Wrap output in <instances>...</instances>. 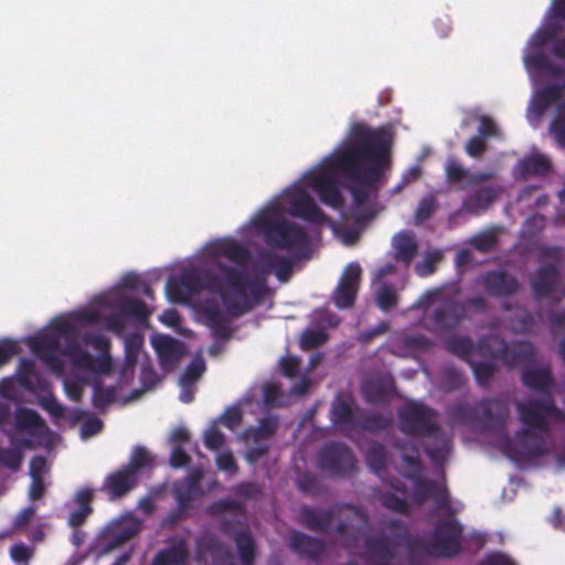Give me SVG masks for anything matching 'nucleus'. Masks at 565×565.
<instances>
[{"mask_svg": "<svg viewBox=\"0 0 565 565\" xmlns=\"http://www.w3.org/2000/svg\"><path fill=\"white\" fill-rule=\"evenodd\" d=\"M392 137L387 129H372L354 122L348 138L328 157V162L352 184L356 206L364 205L377 192L383 174L391 167Z\"/></svg>", "mask_w": 565, "mask_h": 565, "instance_id": "1", "label": "nucleus"}, {"mask_svg": "<svg viewBox=\"0 0 565 565\" xmlns=\"http://www.w3.org/2000/svg\"><path fill=\"white\" fill-rule=\"evenodd\" d=\"M177 278L190 298L201 290L220 297L225 310L217 301L206 299L201 305V312L215 338H230L232 320L247 311L246 270L220 265V274H215L214 269L200 273L195 267H188Z\"/></svg>", "mask_w": 565, "mask_h": 565, "instance_id": "2", "label": "nucleus"}, {"mask_svg": "<svg viewBox=\"0 0 565 565\" xmlns=\"http://www.w3.org/2000/svg\"><path fill=\"white\" fill-rule=\"evenodd\" d=\"M263 235L267 246L285 250L294 263L307 258L310 238L303 226L287 220L279 203L271 204L250 222Z\"/></svg>", "mask_w": 565, "mask_h": 565, "instance_id": "3", "label": "nucleus"}, {"mask_svg": "<svg viewBox=\"0 0 565 565\" xmlns=\"http://www.w3.org/2000/svg\"><path fill=\"white\" fill-rule=\"evenodd\" d=\"M436 412L423 403L413 402L398 412L401 430L408 436L428 439L425 451L435 463L443 462L450 451V438L436 422Z\"/></svg>", "mask_w": 565, "mask_h": 565, "instance_id": "4", "label": "nucleus"}, {"mask_svg": "<svg viewBox=\"0 0 565 565\" xmlns=\"http://www.w3.org/2000/svg\"><path fill=\"white\" fill-rule=\"evenodd\" d=\"M516 409L520 422L523 424V430L518 435L519 443L523 444L524 449L521 455L527 458H537L545 454V441L539 438L531 444H524L521 438L533 435L534 431L547 434L550 430L547 419L554 418L564 420L565 414L556 406L552 394L529 398L518 402Z\"/></svg>", "mask_w": 565, "mask_h": 565, "instance_id": "5", "label": "nucleus"}, {"mask_svg": "<svg viewBox=\"0 0 565 565\" xmlns=\"http://www.w3.org/2000/svg\"><path fill=\"white\" fill-rule=\"evenodd\" d=\"M236 492L241 497L239 500L224 498L214 501L206 508V513L221 516V531L234 537L241 563L247 565V482H241L236 487Z\"/></svg>", "mask_w": 565, "mask_h": 565, "instance_id": "6", "label": "nucleus"}, {"mask_svg": "<svg viewBox=\"0 0 565 565\" xmlns=\"http://www.w3.org/2000/svg\"><path fill=\"white\" fill-rule=\"evenodd\" d=\"M353 519L365 522L367 516L361 508L350 503H335L328 509L310 505H302L299 509L300 524L310 531L319 533L327 532L333 521L337 520L334 533L338 536H343L351 527Z\"/></svg>", "mask_w": 565, "mask_h": 565, "instance_id": "7", "label": "nucleus"}, {"mask_svg": "<svg viewBox=\"0 0 565 565\" xmlns=\"http://www.w3.org/2000/svg\"><path fill=\"white\" fill-rule=\"evenodd\" d=\"M387 527L393 532L392 537L384 533L365 537L364 547L370 565H393L399 546L408 540L409 531L403 522L391 520Z\"/></svg>", "mask_w": 565, "mask_h": 565, "instance_id": "8", "label": "nucleus"}, {"mask_svg": "<svg viewBox=\"0 0 565 565\" xmlns=\"http://www.w3.org/2000/svg\"><path fill=\"white\" fill-rule=\"evenodd\" d=\"M463 526L455 516L439 519L425 546L430 555L454 558L462 551Z\"/></svg>", "mask_w": 565, "mask_h": 565, "instance_id": "9", "label": "nucleus"}, {"mask_svg": "<svg viewBox=\"0 0 565 565\" xmlns=\"http://www.w3.org/2000/svg\"><path fill=\"white\" fill-rule=\"evenodd\" d=\"M53 328L52 332L41 333L31 338L29 345L32 352L49 367L56 373H62L63 362L56 355L60 349V338L71 335L74 332V326L67 320H60L54 323Z\"/></svg>", "mask_w": 565, "mask_h": 565, "instance_id": "10", "label": "nucleus"}, {"mask_svg": "<svg viewBox=\"0 0 565 565\" xmlns=\"http://www.w3.org/2000/svg\"><path fill=\"white\" fill-rule=\"evenodd\" d=\"M481 348L508 367L531 363L535 358V348L529 341L507 343L500 337H490Z\"/></svg>", "mask_w": 565, "mask_h": 565, "instance_id": "11", "label": "nucleus"}, {"mask_svg": "<svg viewBox=\"0 0 565 565\" xmlns=\"http://www.w3.org/2000/svg\"><path fill=\"white\" fill-rule=\"evenodd\" d=\"M452 413L461 417L479 416L484 427L491 430L504 428L509 417V406L502 398H486L478 402L475 407L467 404H458Z\"/></svg>", "mask_w": 565, "mask_h": 565, "instance_id": "12", "label": "nucleus"}, {"mask_svg": "<svg viewBox=\"0 0 565 565\" xmlns=\"http://www.w3.org/2000/svg\"><path fill=\"white\" fill-rule=\"evenodd\" d=\"M317 465L331 477H347L356 470L352 450L342 443L324 445L317 456Z\"/></svg>", "mask_w": 565, "mask_h": 565, "instance_id": "13", "label": "nucleus"}, {"mask_svg": "<svg viewBox=\"0 0 565 565\" xmlns=\"http://www.w3.org/2000/svg\"><path fill=\"white\" fill-rule=\"evenodd\" d=\"M335 173H339L324 159L320 169L313 170L306 175V181L318 194L320 201L334 209L343 205L344 200Z\"/></svg>", "mask_w": 565, "mask_h": 565, "instance_id": "14", "label": "nucleus"}, {"mask_svg": "<svg viewBox=\"0 0 565 565\" xmlns=\"http://www.w3.org/2000/svg\"><path fill=\"white\" fill-rule=\"evenodd\" d=\"M466 317L465 305L454 298L441 300L430 313L426 316L425 328L435 333H445L455 330Z\"/></svg>", "mask_w": 565, "mask_h": 565, "instance_id": "15", "label": "nucleus"}, {"mask_svg": "<svg viewBox=\"0 0 565 565\" xmlns=\"http://www.w3.org/2000/svg\"><path fill=\"white\" fill-rule=\"evenodd\" d=\"M207 258L216 267L215 274H220V258H226L237 265L233 267L239 270L247 271V243L237 242L232 237L220 238L212 242L206 248Z\"/></svg>", "mask_w": 565, "mask_h": 565, "instance_id": "16", "label": "nucleus"}, {"mask_svg": "<svg viewBox=\"0 0 565 565\" xmlns=\"http://www.w3.org/2000/svg\"><path fill=\"white\" fill-rule=\"evenodd\" d=\"M294 260L273 250H263L253 259L249 256V270L253 269L257 277H268L275 274L280 282H287L294 269Z\"/></svg>", "mask_w": 565, "mask_h": 565, "instance_id": "17", "label": "nucleus"}, {"mask_svg": "<svg viewBox=\"0 0 565 565\" xmlns=\"http://www.w3.org/2000/svg\"><path fill=\"white\" fill-rule=\"evenodd\" d=\"M278 427L279 417L274 414H265L255 427L249 426V462L268 452Z\"/></svg>", "mask_w": 565, "mask_h": 565, "instance_id": "18", "label": "nucleus"}, {"mask_svg": "<svg viewBox=\"0 0 565 565\" xmlns=\"http://www.w3.org/2000/svg\"><path fill=\"white\" fill-rule=\"evenodd\" d=\"M361 407L350 393L340 392L330 405V420L334 427L355 431Z\"/></svg>", "mask_w": 565, "mask_h": 565, "instance_id": "19", "label": "nucleus"}, {"mask_svg": "<svg viewBox=\"0 0 565 565\" xmlns=\"http://www.w3.org/2000/svg\"><path fill=\"white\" fill-rule=\"evenodd\" d=\"M478 284L486 294L494 298H509L516 295L521 288L520 281L505 270H489L478 278Z\"/></svg>", "mask_w": 565, "mask_h": 565, "instance_id": "20", "label": "nucleus"}, {"mask_svg": "<svg viewBox=\"0 0 565 565\" xmlns=\"http://www.w3.org/2000/svg\"><path fill=\"white\" fill-rule=\"evenodd\" d=\"M290 195L289 213L312 224H322L327 220L324 212L301 186L296 185L288 190Z\"/></svg>", "mask_w": 565, "mask_h": 565, "instance_id": "21", "label": "nucleus"}, {"mask_svg": "<svg viewBox=\"0 0 565 565\" xmlns=\"http://www.w3.org/2000/svg\"><path fill=\"white\" fill-rule=\"evenodd\" d=\"M559 279V270L553 264L543 265L532 274L530 285L535 300L551 297L555 302L561 300L556 295V286Z\"/></svg>", "mask_w": 565, "mask_h": 565, "instance_id": "22", "label": "nucleus"}, {"mask_svg": "<svg viewBox=\"0 0 565 565\" xmlns=\"http://www.w3.org/2000/svg\"><path fill=\"white\" fill-rule=\"evenodd\" d=\"M63 353L68 356L72 364L79 370L90 371L98 374H108L111 371L113 364L109 353L94 358L76 343L68 344Z\"/></svg>", "mask_w": 565, "mask_h": 565, "instance_id": "23", "label": "nucleus"}, {"mask_svg": "<svg viewBox=\"0 0 565 565\" xmlns=\"http://www.w3.org/2000/svg\"><path fill=\"white\" fill-rule=\"evenodd\" d=\"M287 545L300 558L318 563L326 553V544L321 539L294 530L289 533Z\"/></svg>", "mask_w": 565, "mask_h": 565, "instance_id": "24", "label": "nucleus"}, {"mask_svg": "<svg viewBox=\"0 0 565 565\" xmlns=\"http://www.w3.org/2000/svg\"><path fill=\"white\" fill-rule=\"evenodd\" d=\"M206 554L211 555L213 565H236L233 552L211 534L203 535L196 541V562H204Z\"/></svg>", "mask_w": 565, "mask_h": 565, "instance_id": "25", "label": "nucleus"}, {"mask_svg": "<svg viewBox=\"0 0 565 565\" xmlns=\"http://www.w3.org/2000/svg\"><path fill=\"white\" fill-rule=\"evenodd\" d=\"M361 267L359 264H350L334 291L333 302L339 309L353 306L359 289Z\"/></svg>", "mask_w": 565, "mask_h": 565, "instance_id": "26", "label": "nucleus"}, {"mask_svg": "<svg viewBox=\"0 0 565 565\" xmlns=\"http://www.w3.org/2000/svg\"><path fill=\"white\" fill-rule=\"evenodd\" d=\"M361 392L366 404H386L394 394V380L383 374L370 376L362 382Z\"/></svg>", "mask_w": 565, "mask_h": 565, "instance_id": "27", "label": "nucleus"}, {"mask_svg": "<svg viewBox=\"0 0 565 565\" xmlns=\"http://www.w3.org/2000/svg\"><path fill=\"white\" fill-rule=\"evenodd\" d=\"M203 475L201 470H194L182 481L173 486V495L178 504V513H184L191 508V502L202 495L200 486Z\"/></svg>", "mask_w": 565, "mask_h": 565, "instance_id": "28", "label": "nucleus"}, {"mask_svg": "<svg viewBox=\"0 0 565 565\" xmlns=\"http://www.w3.org/2000/svg\"><path fill=\"white\" fill-rule=\"evenodd\" d=\"M137 484L138 477L122 467L106 477L103 490L114 500L127 495Z\"/></svg>", "mask_w": 565, "mask_h": 565, "instance_id": "29", "label": "nucleus"}, {"mask_svg": "<svg viewBox=\"0 0 565 565\" xmlns=\"http://www.w3.org/2000/svg\"><path fill=\"white\" fill-rule=\"evenodd\" d=\"M522 383L545 396L552 394L554 379L548 366H526L522 370Z\"/></svg>", "mask_w": 565, "mask_h": 565, "instance_id": "30", "label": "nucleus"}, {"mask_svg": "<svg viewBox=\"0 0 565 565\" xmlns=\"http://www.w3.org/2000/svg\"><path fill=\"white\" fill-rule=\"evenodd\" d=\"M153 348L163 369H172L183 355L181 343L170 335H159L153 340Z\"/></svg>", "mask_w": 565, "mask_h": 565, "instance_id": "31", "label": "nucleus"}, {"mask_svg": "<svg viewBox=\"0 0 565 565\" xmlns=\"http://www.w3.org/2000/svg\"><path fill=\"white\" fill-rule=\"evenodd\" d=\"M500 189L486 185L469 193L462 201V210L470 214L486 211L498 198Z\"/></svg>", "mask_w": 565, "mask_h": 565, "instance_id": "32", "label": "nucleus"}, {"mask_svg": "<svg viewBox=\"0 0 565 565\" xmlns=\"http://www.w3.org/2000/svg\"><path fill=\"white\" fill-rule=\"evenodd\" d=\"M189 547L184 539L178 540L171 546L160 550L151 565H184L189 558Z\"/></svg>", "mask_w": 565, "mask_h": 565, "instance_id": "33", "label": "nucleus"}, {"mask_svg": "<svg viewBox=\"0 0 565 565\" xmlns=\"http://www.w3.org/2000/svg\"><path fill=\"white\" fill-rule=\"evenodd\" d=\"M562 97V87L557 84L547 85L539 89L531 102V110L536 117H542L547 108Z\"/></svg>", "mask_w": 565, "mask_h": 565, "instance_id": "34", "label": "nucleus"}, {"mask_svg": "<svg viewBox=\"0 0 565 565\" xmlns=\"http://www.w3.org/2000/svg\"><path fill=\"white\" fill-rule=\"evenodd\" d=\"M15 425L19 430L26 431L31 436L41 435L45 428V422L40 414L26 407L17 411Z\"/></svg>", "mask_w": 565, "mask_h": 565, "instance_id": "35", "label": "nucleus"}, {"mask_svg": "<svg viewBox=\"0 0 565 565\" xmlns=\"http://www.w3.org/2000/svg\"><path fill=\"white\" fill-rule=\"evenodd\" d=\"M114 306L125 316L134 318L140 323L148 321L150 312L147 305L140 299H132L120 296L116 299Z\"/></svg>", "mask_w": 565, "mask_h": 565, "instance_id": "36", "label": "nucleus"}, {"mask_svg": "<svg viewBox=\"0 0 565 565\" xmlns=\"http://www.w3.org/2000/svg\"><path fill=\"white\" fill-rule=\"evenodd\" d=\"M391 425V418L377 412L362 409L360 411L355 430L367 433H377L387 429Z\"/></svg>", "mask_w": 565, "mask_h": 565, "instance_id": "37", "label": "nucleus"}, {"mask_svg": "<svg viewBox=\"0 0 565 565\" xmlns=\"http://www.w3.org/2000/svg\"><path fill=\"white\" fill-rule=\"evenodd\" d=\"M393 246L395 249V259L405 265H409L417 254V243L409 233H399L394 237Z\"/></svg>", "mask_w": 565, "mask_h": 565, "instance_id": "38", "label": "nucleus"}, {"mask_svg": "<svg viewBox=\"0 0 565 565\" xmlns=\"http://www.w3.org/2000/svg\"><path fill=\"white\" fill-rule=\"evenodd\" d=\"M518 169L521 179H526L529 175H544L551 170V162L543 154H533L520 160Z\"/></svg>", "mask_w": 565, "mask_h": 565, "instance_id": "39", "label": "nucleus"}, {"mask_svg": "<svg viewBox=\"0 0 565 565\" xmlns=\"http://www.w3.org/2000/svg\"><path fill=\"white\" fill-rule=\"evenodd\" d=\"M296 484L303 494L317 498L328 492L322 481L311 472H301L296 478Z\"/></svg>", "mask_w": 565, "mask_h": 565, "instance_id": "40", "label": "nucleus"}, {"mask_svg": "<svg viewBox=\"0 0 565 565\" xmlns=\"http://www.w3.org/2000/svg\"><path fill=\"white\" fill-rule=\"evenodd\" d=\"M117 390L115 386H104L100 381L93 383V406L98 412H105V409L116 401Z\"/></svg>", "mask_w": 565, "mask_h": 565, "instance_id": "41", "label": "nucleus"}, {"mask_svg": "<svg viewBox=\"0 0 565 565\" xmlns=\"http://www.w3.org/2000/svg\"><path fill=\"white\" fill-rule=\"evenodd\" d=\"M12 444L14 447L0 450V462L6 468L17 471L20 469L23 459L21 447L28 448L31 446V443L28 439H22L19 441V447H17L18 444L15 441H12Z\"/></svg>", "mask_w": 565, "mask_h": 565, "instance_id": "42", "label": "nucleus"}, {"mask_svg": "<svg viewBox=\"0 0 565 565\" xmlns=\"http://www.w3.org/2000/svg\"><path fill=\"white\" fill-rule=\"evenodd\" d=\"M142 345L143 337L139 333H131L125 338V371L136 366Z\"/></svg>", "mask_w": 565, "mask_h": 565, "instance_id": "43", "label": "nucleus"}, {"mask_svg": "<svg viewBox=\"0 0 565 565\" xmlns=\"http://www.w3.org/2000/svg\"><path fill=\"white\" fill-rule=\"evenodd\" d=\"M153 456L143 446L135 447L130 459L124 467L138 477L141 469L150 468L153 465Z\"/></svg>", "mask_w": 565, "mask_h": 565, "instance_id": "44", "label": "nucleus"}, {"mask_svg": "<svg viewBox=\"0 0 565 565\" xmlns=\"http://www.w3.org/2000/svg\"><path fill=\"white\" fill-rule=\"evenodd\" d=\"M268 295L269 287L266 277L249 274V310L259 306Z\"/></svg>", "mask_w": 565, "mask_h": 565, "instance_id": "45", "label": "nucleus"}, {"mask_svg": "<svg viewBox=\"0 0 565 565\" xmlns=\"http://www.w3.org/2000/svg\"><path fill=\"white\" fill-rule=\"evenodd\" d=\"M139 532V525L135 522L116 526L111 532V541L107 544L106 550H114L124 543L130 541Z\"/></svg>", "mask_w": 565, "mask_h": 565, "instance_id": "46", "label": "nucleus"}, {"mask_svg": "<svg viewBox=\"0 0 565 565\" xmlns=\"http://www.w3.org/2000/svg\"><path fill=\"white\" fill-rule=\"evenodd\" d=\"M550 132L559 146L565 147V100L559 102L556 106Z\"/></svg>", "mask_w": 565, "mask_h": 565, "instance_id": "47", "label": "nucleus"}, {"mask_svg": "<svg viewBox=\"0 0 565 565\" xmlns=\"http://www.w3.org/2000/svg\"><path fill=\"white\" fill-rule=\"evenodd\" d=\"M387 452L382 444H374L367 448L365 460L367 466L376 473L385 469Z\"/></svg>", "mask_w": 565, "mask_h": 565, "instance_id": "48", "label": "nucleus"}, {"mask_svg": "<svg viewBox=\"0 0 565 565\" xmlns=\"http://www.w3.org/2000/svg\"><path fill=\"white\" fill-rule=\"evenodd\" d=\"M412 480L414 481L413 501L417 505H422L429 498H431L434 491L436 490V482L422 478L420 475Z\"/></svg>", "mask_w": 565, "mask_h": 565, "instance_id": "49", "label": "nucleus"}, {"mask_svg": "<svg viewBox=\"0 0 565 565\" xmlns=\"http://www.w3.org/2000/svg\"><path fill=\"white\" fill-rule=\"evenodd\" d=\"M398 296L393 286L382 284L375 292V302L383 311H388L397 306Z\"/></svg>", "mask_w": 565, "mask_h": 565, "instance_id": "50", "label": "nucleus"}, {"mask_svg": "<svg viewBox=\"0 0 565 565\" xmlns=\"http://www.w3.org/2000/svg\"><path fill=\"white\" fill-rule=\"evenodd\" d=\"M380 503L394 512L409 515V504L405 498L398 497L397 494L393 492H383L379 495Z\"/></svg>", "mask_w": 565, "mask_h": 565, "instance_id": "51", "label": "nucleus"}, {"mask_svg": "<svg viewBox=\"0 0 565 565\" xmlns=\"http://www.w3.org/2000/svg\"><path fill=\"white\" fill-rule=\"evenodd\" d=\"M446 179L450 184H457L462 181L468 182V170L455 158L449 157L445 166ZM468 183L466 184V186Z\"/></svg>", "mask_w": 565, "mask_h": 565, "instance_id": "52", "label": "nucleus"}, {"mask_svg": "<svg viewBox=\"0 0 565 565\" xmlns=\"http://www.w3.org/2000/svg\"><path fill=\"white\" fill-rule=\"evenodd\" d=\"M477 383L488 387L495 373V365L490 362H469Z\"/></svg>", "mask_w": 565, "mask_h": 565, "instance_id": "53", "label": "nucleus"}, {"mask_svg": "<svg viewBox=\"0 0 565 565\" xmlns=\"http://www.w3.org/2000/svg\"><path fill=\"white\" fill-rule=\"evenodd\" d=\"M446 348L452 354L463 359L473 352V343L468 337H451L447 340Z\"/></svg>", "mask_w": 565, "mask_h": 565, "instance_id": "54", "label": "nucleus"}, {"mask_svg": "<svg viewBox=\"0 0 565 565\" xmlns=\"http://www.w3.org/2000/svg\"><path fill=\"white\" fill-rule=\"evenodd\" d=\"M403 347L412 352H427L431 349V341L420 333L406 334L402 339Z\"/></svg>", "mask_w": 565, "mask_h": 565, "instance_id": "55", "label": "nucleus"}, {"mask_svg": "<svg viewBox=\"0 0 565 565\" xmlns=\"http://www.w3.org/2000/svg\"><path fill=\"white\" fill-rule=\"evenodd\" d=\"M204 371V361L202 359H194L182 373L180 377L181 385L185 387L194 384L201 377Z\"/></svg>", "mask_w": 565, "mask_h": 565, "instance_id": "56", "label": "nucleus"}, {"mask_svg": "<svg viewBox=\"0 0 565 565\" xmlns=\"http://www.w3.org/2000/svg\"><path fill=\"white\" fill-rule=\"evenodd\" d=\"M436 199L433 195L424 196L415 210L414 221L416 225L423 224L425 221L431 217L436 210Z\"/></svg>", "mask_w": 565, "mask_h": 565, "instance_id": "57", "label": "nucleus"}, {"mask_svg": "<svg viewBox=\"0 0 565 565\" xmlns=\"http://www.w3.org/2000/svg\"><path fill=\"white\" fill-rule=\"evenodd\" d=\"M328 335L322 330H306L300 339V347L302 350L308 351L324 344Z\"/></svg>", "mask_w": 565, "mask_h": 565, "instance_id": "58", "label": "nucleus"}, {"mask_svg": "<svg viewBox=\"0 0 565 565\" xmlns=\"http://www.w3.org/2000/svg\"><path fill=\"white\" fill-rule=\"evenodd\" d=\"M472 246L482 253L494 249L498 244V236L493 231L482 232L471 239Z\"/></svg>", "mask_w": 565, "mask_h": 565, "instance_id": "59", "label": "nucleus"}, {"mask_svg": "<svg viewBox=\"0 0 565 565\" xmlns=\"http://www.w3.org/2000/svg\"><path fill=\"white\" fill-rule=\"evenodd\" d=\"M264 404L267 407H281L285 405L282 402L284 394L278 384L267 383L263 388Z\"/></svg>", "mask_w": 565, "mask_h": 565, "instance_id": "60", "label": "nucleus"}, {"mask_svg": "<svg viewBox=\"0 0 565 565\" xmlns=\"http://www.w3.org/2000/svg\"><path fill=\"white\" fill-rule=\"evenodd\" d=\"M167 295L172 302L184 303L190 300L189 295L185 292L183 286L177 277L169 278L166 286Z\"/></svg>", "mask_w": 565, "mask_h": 565, "instance_id": "61", "label": "nucleus"}, {"mask_svg": "<svg viewBox=\"0 0 565 565\" xmlns=\"http://www.w3.org/2000/svg\"><path fill=\"white\" fill-rule=\"evenodd\" d=\"M431 499L435 501L439 510L446 511L448 516H455L456 511L451 505L449 492L446 487H440L436 483V490L434 491Z\"/></svg>", "mask_w": 565, "mask_h": 565, "instance_id": "62", "label": "nucleus"}, {"mask_svg": "<svg viewBox=\"0 0 565 565\" xmlns=\"http://www.w3.org/2000/svg\"><path fill=\"white\" fill-rule=\"evenodd\" d=\"M499 135V127L491 117L487 115L479 117V127L476 136L488 141L489 138L498 137Z\"/></svg>", "mask_w": 565, "mask_h": 565, "instance_id": "63", "label": "nucleus"}, {"mask_svg": "<svg viewBox=\"0 0 565 565\" xmlns=\"http://www.w3.org/2000/svg\"><path fill=\"white\" fill-rule=\"evenodd\" d=\"M443 380L444 384L450 391L461 388L466 382L463 373L454 366H448L445 369Z\"/></svg>", "mask_w": 565, "mask_h": 565, "instance_id": "64", "label": "nucleus"}]
</instances>
